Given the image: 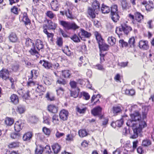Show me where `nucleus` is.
I'll use <instances>...</instances> for the list:
<instances>
[{
  "instance_id": "f257e3e1",
  "label": "nucleus",
  "mask_w": 154,
  "mask_h": 154,
  "mask_svg": "<svg viewBox=\"0 0 154 154\" xmlns=\"http://www.w3.org/2000/svg\"><path fill=\"white\" fill-rule=\"evenodd\" d=\"M131 116L132 120H128L126 124L132 127L133 130L134 134L130 138L135 139L138 137V134L141 133L142 129L146 127L147 125L144 121L141 120V116L138 112L136 111L131 114Z\"/></svg>"
},
{
  "instance_id": "f03ea898",
  "label": "nucleus",
  "mask_w": 154,
  "mask_h": 154,
  "mask_svg": "<svg viewBox=\"0 0 154 154\" xmlns=\"http://www.w3.org/2000/svg\"><path fill=\"white\" fill-rule=\"evenodd\" d=\"M60 24L63 26L66 30L71 29H76L79 27L74 23H71L65 21H61L60 22Z\"/></svg>"
},
{
  "instance_id": "7ed1b4c3",
  "label": "nucleus",
  "mask_w": 154,
  "mask_h": 154,
  "mask_svg": "<svg viewBox=\"0 0 154 154\" xmlns=\"http://www.w3.org/2000/svg\"><path fill=\"white\" fill-rule=\"evenodd\" d=\"M118 29L120 32L123 31L125 34L128 35L130 31L132 30V28L127 24L123 23L121 24L120 26L116 29V32L117 33V32Z\"/></svg>"
},
{
  "instance_id": "20e7f679",
  "label": "nucleus",
  "mask_w": 154,
  "mask_h": 154,
  "mask_svg": "<svg viewBox=\"0 0 154 154\" xmlns=\"http://www.w3.org/2000/svg\"><path fill=\"white\" fill-rule=\"evenodd\" d=\"M101 110L102 108L100 106H98L92 110L91 113L94 116H98L101 119L102 117V116H101Z\"/></svg>"
},
{
  "instance_id": "39448f33",
  "label": "nucleus",
  "mask_w": 154,
  "mask_h": 154,
  "mask_svg": "<svg viewBox=\"0 0 154 154\" xmlns=\"http://www.w3.org/2000/svg\"><path fill=\"white\" fill-rule=\"evenodd\" d=\"M98 11L89 7L88 8L87 13L89 17L92 19H94L96 17V14H98Z\"/></svg>"
},
{
  "instance_id": "423d86ee",
  "label": "nucleus",
  "mask_w": 154,
  "mask_h": 154,
  "mask_svg": "<svg viewBox=\"0 0 154 154\" xmlns=\"http://www.w3.org/2000/svg\"><path fill=\"white\" fill-rule=\"evenodd\" d=\"M68 114L69 113L67 111L63 109L60 112L59 116L61 119L63 121H66L68 119Z\"/></svg>"
},
{
  "instance_id": "0eeeda50",
  "label": "nucleus",
  "mask_w": 154,
  "mask_h": 154,
  "mask_svg": "<svg viewBox=\"0 0 154 154\" xmlns=\"http://www.w3.org/2000/svg\"><path fill=\"white\" fill-rule=\"evenodd\" d=\"M0 77L4 80L9 79L8 71L5 69H3L0 71Z\"/></svg>"
},
{
  "instance_id": "6e6552de",
  "label": "nucleus",
  "mask_w": 154,
  "mask_h": 154,
  "mask_svg": "<svg viewBox=\"0 0 154 154\" xmlns=\"http://www.w3.org/2000/svg\"><path fill=\"white\" fill-rule=\"evenodd\" d=\"M139 47L143 50H147L149 48L148 42L146 40H141L139 42Z\"/></svg>"
},
{
  "instance_id": "1a4fd4ad",
  "label": "nucleus",
  "mask_w": 154,
  "mask_h": 154,
  "mask_svg": "<svg viewBox=\"0 0 154 154\" xmlns=\"http://www.w3.org/2000/svg\"><path fill=\"white\" fill-rule=\"evenodd\" d=\"M32 133L31 132H28L25 134L23 136V141L29 142L32 136Z\"/></svg>"
},
{
  "instance_id": "9d476101",
  "label": "nucleus",
  "mask_w": 154,
  "mask_h": 154,
  "mask_svg": "<svg viewBox=\"0 0 154 154\" xmlns=\"http://www.w3.org/2000/svg\"><path fill=\"white\" fill-rule=\"evenodd\" d=\"M51 5L52 9L54 11H57L58 10L59 5L57 0H54L51 3Z\"/></svg>"
},
{
  "instance_id": "9b49d317",
  "label": "nucleus",
  "mask_w": 154,
  "mask_h": 154,
  "mask_svg": "<svg viewBox=\"0 0 154 154\" xmlns=\"http://www.w3.org/2000/svg\"><path fill=\"white\" fill-rule=\"evenodd\" d=\"M80 35L87 38H89L91 35L90 33L82 29H81L80 32L79 33V35L81 39L82 40V38L81 37Z\"/></svg>"
},
{
  "instance_id": "f8f14e48",
  "label": "nucleus",
  "mask_w": 154,
  "mask_h": 154,
  "mask_svg": "<svg viewBox=\"0 0 154 154\" xmlns=\"http://www.w3.org/2000/svg\"><path fill=\"white\" fill-rule=\"evenodd\" d=\"M39 63L42 64L43 66L45 68L48 69H51V64L52 63L48 61L45 60H40Z\"/></svg>"
},
{
  "instance_id": "ddd939ff",
  "label": "nucleus",
  "mask_w": 154,
  "mask_h": 154,
  "mask_svg": "<svg viewBox=\"0 0 154 154\" xmlns=\"http://www.w3.org/2000/svg\"><path fill=\"white\" fill-rule=\"evenodd\" d=\"M35 45L37 49L39 51L40 49L44 48V45L43 42L39 39H37L35 41Z\"/></svg>"
},
{
  "instance_id": "4468645a",
  "label": "nucleus",
  "mask_w": 154,
  "mask_h": 154,
  "mask_svg": "<svg viewBox=\"0 0 154 154\" xmlns=\"http://www.w3.org/2000/svg\"><path fill=\"white\" fill-rule=\"evenodd\" d=\"M48 109L50 112L55 113L57 112L58 108L54 105H50L48 106Z\"/></svg>"
},
{
  "instance_id": "2eb2a0df",
  "label": "nucleus",
  "mask_w": 154,
  "mask_h": 154,
  "mask_svg": "<svg viewBox=\"0 0 154 154\" xmlns=\"http://www.w3.org/2000/svg\"><path fill=\"white\" fill-rule=\"evenodd\" d=\"M21 21L24 23L25 25H27L30 23V21L27 17V14L26 13L23 14Z\"/></svg>"
},
{
  "instance_id": "dca6fc26",
  "label": "nucleus",
  "mask_w": 154,
  "mask_h": 154,
  "mask_svg": "<svg viewBox=\"0 0 154 154\" xmlns=\"http://www.w3.org/2000/svg\"><path fill=\"white\" fill-rule=\"evenodd\" d=\"M57 25L56 24L53 23L51 20H49L48 21V29L54 30L56 28Z\"/></svg>"
},
{
  "instance_id": "f3484780",
  "label": "nucleus",
  "mask_w": 154,
  "mask_h": 154,
  "mask_svg": "<svg viewBox=\"0 0 154 154\" xmlns=\"http://www.w3.org/2000/svg\"><path fill=\"white\" fill-rule=\"evenodd\" d=\"M98 44H101L103 42V40L101 37V35L98 32H94Z\"/></svg>"
},
{
  "instance_id": "a211bd4d",
  "label": "nucleus",
  "mask_w": 154,
  "mask_h": 154,
  "mask_svg": "<svg viewBox=\"0 0 154 154\" xmlns=\"http://www.w3.org/2000/svg\"><path fill=\"white\" fill-rule=\"evenodd\" d=\"M98 45L101 52H102V51H106L108 50L109 46L104 43L103 42H102L101 44H99Z\"/></svg>"
},
{
  "instance_id": "6ab92c4d",
  "label": "nucleus",
  "mask_w": 154,
  "mask_h": 154,
  "mask_svg": "<svg viewBox=\"0 0 154 154\" xmlns=\"http://www.w3.org/2000/svg\"><path fill=\"white\" fill-rule=\"evenodd\" d=\"M100 4L99 2L97 0H95L93 2L92 6L93 8L95 9V10L99 11L100 10Z\"/></svg>"
},
{
  "instance_id": "aec40b11",
  "label": "nucleus",
  "mask_w": 154,
  "mask_h": 154,
  "mask_svg": "<svg viewBox=\"0 0 154 154\" xmlns=\"http://www.w3.org/2000/svg\"><path fill=\"white\" fill-rule=\"evenodd\" d=\"M52 148L54 153L57 154L60 151L61 147L58 143H56L52 146Z\"/></svg>"
},
{
  "instance_id": "412c9836",
  "label": "nucleus",
  "mask_w": 154,
  "mask_h": 154,
  "mask_svg": "<svg viewBox=\"0 0 154 154\" xmlns=\"http://www.w3.org/2000/svg\"><path fill=\"white\" fill-rule=\"evenodd\" d=\"M101 10L102 12L104 14L108 13L110 11V8L104 4L102 5Z\"/></svg>"
},
{
  "instance_id": "4be33fe9",
  "label": "nucleus",
  "mask_w": 154,
  "mask_h": 154,
  "mask_svg": "<svg viewBox=\"0 0 154 154\" xmlns=\"http://www.w3.org/2000/svg\"><path fill=\"white\" fill-rule=\"evenodd\" d=\"M11 102L15 104H17L19 102V99L17 95L13 94L10 97Z\"/></svg>"
},
{
  "instance_id": "5701e85b",
  "label": "nucleus",
  "mask_w": 154,
  "mask_h": 154,
  "mask_svg": "<svg viewBox=\"0 0 154 154\" xmlns=\"http://www.w3.org/2000/svg\"><path fill=\"white\" fill-rule=\"evenodd\" d=\"M29 53L32 55H35L37 57H39L38 52L35 50L34 46L30 48V50L29 51Z\"/></svg>"
},
{
  "instance_id": "b1692460",
  "label": "nucleus",
  "mask_w": 154,
  "mask_h": 154,
  "mask_svg": "<svg viewBox=\"0 0 154 154\" xmlns=\"http://www.w3.org/2000/svg\"><path fill=\"white\" fill-rule=\"evenodd\" d=\"M122 111V109L120 106H115L113 107L112 112L114 115L117 114L120 112Z\"/></svg>"
},
{
  "instance_id": "393cba45",
  "label": "nucleus",
  "mask_w": 154,
  "mask_h": 154,
  "mask_svg": "<svg viewBox=\"0 0 154 154\" xmlns=\"http://www.w3.org/2000/svg\"><path fill=\"white\" fill-rule=\"evenodd\" d=\"M17 111L20 114L23 113L26 111L25 107L23 105H19L17 107Z\"/></svg>"
},
{
  "instance_id": "a878e982",
  "label": "nucleus",
  "mask_w": 154,
  "mask_h": 154,
  "mask_svg": "<svg viewBox=\"0 0 154 154\" xmlns=\"http://www.w3.org/2000/svg\"><path fill=\"white\" fill-rule=\"evenodd\" d=\"M45 91V88L41 85H38L36 89V91L37 92L41 93L39 95L40 96L43 95Z\"/></svg>"
},
{
  "instance_id": "bb28decb",
  "label": "nucleus",
  "mask_w": 154,
  "mask_h": 154,
  "mask_svg": "<svg viewBox=\"0 0 154 154\" xmlns=\"http://www.w3.org/2000/svg\"><path fill=\"white\" fill-rule=\"evenodd\" d=\"M25 44L26 46L30 48L34 46V44L32 42V40L29 38L26 39Z\"/></svg>"
},
{
  "instance_id": "cd10ccee",
  "label": "nucleus",
  "mask_w": 154,
  "mask_h": 154,
  "mask_svg": "<svg viewBox=\"0 0 154 154\" xmlns=\"http://www.w3.org/2000/svg\"><path fill=\"white\" fill-rule=\"evenodd\" d=\"M136 20L139 22H141L143 19V16L139 12H136L135 14Z\"/></svg>"
},
{
  "instance_id": "c85d7f7f",
  "label": "nucleus",
  "mask_w": 154,
  "mask_h": 154,
  "mask_svg": "<svg viewBox=\"0 0 154 154\" xmlns=\"http://www.w3.org/2000/svg\"><path fill=\"white\" fill-rule=\"evenodd\" d=\"M111 18L113 21L116 22L119 20V17L117 13H111Z\"/></svg>"
},
{
  "instance_id": "c756f323",
  "label": "nucleus",
  "mask_w": 154,
  "mask_h": 154,
  "mask_svg": "<svg viewBox=\"0 0 154 154\" xmlns=\"http://www.w3.org/2000/svg\"><path fill=\"white\" fill-rule=\"evenodd\" d=\"M108 42L110 45L113 46L115 44L116 39L112 37H109L108 38Z\"/></svg>"
},
{
  "instance_id": "7c9ffc66",
  "label": "nucleus",
  "mask_w": 154,
  "mask_h": 154,
  "mask_svg": "<svg viewBox=\"0 0 154 154\" xmlns=\"http://www.w3.org/2000/svg\"><path fill=\"white\" fill-rule=\"evenodd\" d=\"M17 40V38L16 34L14 33H11L10 34V41L13 42H16Z\"/></svg>"
},
{
  "instance_id": "2f4dec72",
  "label": "nucleus",
  "mask_w": 154,
  "mask_h": 154,
  "mask_svg": "<svg viewBox=\"0 0 154 154\" xmlns=\"http://www.w3.org/2000/svg\"><path fill=\"white\" fill-rule=\"evenodd\" d=\"M14 128L15 131L17 132L19 131L21 129V124L18 122H17L14 125Z\"/></svg>"
},
{
  "instance_id": "473e14b6",
  "label": "nucleus",
  "mask_w": 154,
  "mask_h": 154,
  "mask_svg": "<svg viewBox=\"0 0 154 154\" xmlns=\"http://www.w3.org/2000/svg\"><path fill=\"white\" fill-rule=\"evenodd\" d=\"M135 39L134 37H132L129 38L128 41V44L131 47H134L135 45Z\"/></svg>"
},
{
  "instance_id": "72a5a7b5",
  "label": "nucleus",
  "mask_w": 154,
  "mask_h": 154,
  "mask_svg": "<svg viewBox=\"0 0 154 154\" xmlns=\"http://www.w3.org/2000/svg\"><path fill=\"white\" fill-rule=\"evenodd\" d=\"M148 111V108L147 107H144L142 108V114H143V120H144L146 118L147 112Z\"/></svg>"
},
{
  "instance_id": "f704fd0d",
  "label": "nucleus",
  "mask_w": 154,
  "mask_h": 154,
  "mask_svg": "<svg viewBox=\"0 0 154 154\" xmlns=\"http://www.w3.org/2000/svg\"><path fill=\"white\" fill-rule=\"evenodd\" d=\"M56 83L57 84H58L60 86L62 85L63 86H64L65 85H66L67 84V82L65 79H61L57 80Z\"/></svg>"
},
{
  "instance_id": "c9c22d12",
  "label": "nucleus",
  "mask_w": 154,
  "mask_h": 154,
  "mask_svg": "<svg viewBox=\"0 0 154 154\" xmlns=\"http://www.w3.org/2000/svg\"><path fill=\"white\" fill-rule=\"evenodd\" d=\"M79 134L81 137H84L87 135V133L85 129L80 130L79 131Z\"/></svg>"
},
{
  "instance_id": "e433bc0d",
  "label": "nucleus",
  "mask_w": 154,
  "mask_h": 154,
  "mask_svg": "<svg viewBox=\"0 0 154 154\" xmlns=\"http://www.w3.org/2000/svg\"><path fill=\"white\" fill-rule=\"evenodd\" d=\"M64 91V88L62 86L58 87L56 90V91L58 95L63 94Z\"/></svg>"
},
{
  "instance_id": "4c0bfd02",
  "label": "nucleus",
  "mask_w": 154,
  "mask_h": 154,
  "mask_svg": "<svg viewBox=\"0 0 154 154\" xmlns=\"http://www.w3.org/2000/svg\"><path fill=\"white\" fill-rule=\"evenodd\" d=\"M151 141L147 139H145L143 140L142 142V145L145 146H148L151 144Z\"/></svg>"
},
{
  "instance_id": "58836bf2",
  "label": "nucleus",
  "mask_w": 154,
  "mask_h": 154,
  "mask_svg": "<svg viewBox=\"0 0 154 154\" xmlns=\"http://www.w3.org/2000/svg\"><path fill=\"white\" fill-rule=\"evenodd\" d=\"M43 151V148L41 146H37L35 151L36 154H42Z\"/></svg>"
},
{
  "instance_id": "ea45409f",
  "label": "nucleus",
  "mask_w": 154,
  "mask_h": 154,
  "mask_svg": "<svg viewBox=\"0 0 154 154\" xmlns=\"http://www.w3.org/2000/svg\"><path fill=\"white\" fill-rule=\"evenodd\" d=\"M76 91H71V96L72 97L74 98L77 97L79 95V89L78 88H76Z\"/></svg>"
},
{
  "instance_id": "a19ab883",
  "label": "nucleus",
  "mask_w": 154,
  "mask_h": 154,
  "mask_svg": "<svg viewBox=\"0 0 154 154\" xmlns=\"http://www.w3.org/2000/svg\"><path fill=\"white\" fill-rule=\"evenodd\" d=\"M62 75L65 78H69L70 75L69 71L68 70H64L62 71Z\"/></svg>"
},
{
  "instance_id": "79ce46f5",
  "label": "nucleus",
  "mask_w": 154,
  "mask_h": 154,
  "mask_svg": "<svg viewBox=\"0 0 154 154\" xmlns=\"http://www.w3.org/2000/svg\"><path fill=\"white\" fill-rule=\"evenodd\" d=\"M123 123V121L122 119H121L120 120H118L116 121L115 123L113 122L111 124V125H112L114 124H115L116 125L119 127H120L122 126Z\"/></svg>"
},
{
  "instance_id": "37998d69",
  "label": "nucleus",
  "mask_w": 154,
  "mask_h": 154,
  "mask_svg": "<svg viewBox=\"0 0 154 154\" xmlns=\"http://www.w3.org/2000/svg\"><path fill=\"white\" fill-rule=\"evenodd\" d=\"M70 38L75 42H79L80 40L78 36L76 34H74L72 36L70 37Z\"/></svg>"
},
{
  "instance_id": "c03bdc74",
  "label": "nucleus",
  "mask_w": 154,
  "mask_h": 154,
  "mask_svg": "<svg viewBox=\"0 0 154 154\" xmlns=\"http://www.w3.org/2000/svg\"><path fill=\"white\" fill-rule=\"evenodd\" d=\"M135 93L134 90L133 89H126L125 91V94L128 95L133 96L134 95Z\"/></svg>"
},
{
  "instance_id": "a18cd8bd",
  "label": "nucleus",
  "mask_w": 154,
  "mask_h": 154,
  "mask_svg": "<svg viewBox=\"0 0 154 154\" xmlns=\"http://www.w3.org/2000/svg\"><path fill=\"white\" fill-rule=\"evenodd\" d=\"M20 143L17 141H15L10 143V148H14L18 147L19 146Z\"/></svg>"
},
{
  "instance_id": "49530a36",
  "label": "nucleus",
  "mask_w": 154,
  "mask_h": 154,
  "mask_svg": "<svg viewBox=\"0 0 154 154\" xmlns=\"http://www.w3.org/2000/svg\"><path fill=\"white\" fill-rule=\"evenodd\" d=\"M67 9L68 11L65 12V15L68 18L70 19H72L73 18V16L71 12L70 11V9L68 8Z\"/></svg>"
},
{
  "instance_id": "de8ad7c7",
  "label": "nucleus",
  "mask_w": 154,
  "mask_h": 154,
  "mask_svg": "<svg viewBox=\"0 0 154 154\" xmlns=\"http://www.w3.org/2000/svg\"><path fill=\"white\" fill-rule=\"evenodd\" d=\"M46 14L47 16L50 19H53L55 17V15L51 11H47Z\"/></svg>"
},
{
  "instance_id": "09e8293b",
  "label": "nucleus",
  "mask_w": 154,
  "mask_h": 154,
  "mask_svg": "<svg viewBox=\"0 0 154 154\" xmlns=\"http://www.w3.org/2000/svg\"><path fill=\"white\" fill-rule=\"evenodd\" d=\"M20 136V134L18 133H14L11 134V137L12 139H17Z\"/></svg>"
},
{
  "instance_id": "8fccbe9b",
  "label": "nucleus",
  "mask_w": 154,
  "mask_h": 154,
  "mask_svg": "<svg viewBox=\"0 0 154 154\" xmlns=\"http://www.w3.org/2000/svg\"><path fill=\"white\" fill-rule=\"evenodd\" d=\"M29 121L32 123H35L37 122L38 119L35 116L30 117L29 119Z\"/></svg>"
},
{
  "instance_id": "3c124183",
  "label": "nucleus",
  "mask_w": 154,
  "mask_h": 154,
  "mask_svg": "<svg viewBox=\"0 0 154 154\" xmlns=\"http://www.w3.org/2000/svg\"><path fill=\"white\" fill-rule=\"evenodd\" d=\"M117 6L116 5H113L111 7V13L117 12Z\"/></svg>"
},
{
  "instance_id": "603ef678",
  "label": "nucleus",
  "mask_w": 154,
  "mask_h": 154,
  "mask_svg": "<svg viewBox=\"0 0 154 154\" xmlns=\"http://www.w3.org/2000/svg\"><path fill=\"white\" fill-rule=\"evenodd\" d=\"M59 67V65L58 63L55 62L53 64H51V70H54L58 69Z\"/></svg>"
},
{
  "instance_id": "864d4df0",
  "label": "nucleus",
  "mask_w": 154,
  "mask_h": 154,
  "mask_svg": "<svg viewBox=\"0 0 154 154\" xmlns=\"http://www.w3.org/2000/svg\"><path fill=\"white\" fill-rule=\"evenodd\" d=\"M43 32L47 35L48 38H52L54 36V34L48 32L46 29H44Z\"/></svg>"
},
{
  "instance_id": "5fc2aeb1",
  "label": "nucleus",
  "mask_w": 154,
  "mask_h": 154,
  "mask_svg": "<svg viewBox=\"0 0 154 154\" xmlns=\"http://www.w3.org/2000/svg\"><path fill=\"white\" fill-rule=\"evenodd\" d=\"M18 68L19 66L18 64L17 63H15L12 65L11 69L13 71L16 72L18 70Z\"/></svg>"
},
{
  "instance_id": "6e6d98bb",
  "label": "nucleus",
  "mask_w": 154,
  "mask_h": 154,
  "mask_svg": "<svg viewBox=\"0 0 154 154\" xmlns=\"http://www.w3.org/2000/svg\"><path fill=\"white\" fill-rule=\"evenodd\" d=\"M44 133L46 135H49L50 134V131L49 129L44 127L43 128Z\"/></svg>"
},
{
  "instance_id": "4d7b16f0",
  "label": "nucleus",
  "mask_w": 154,
  "mask_h": 154,
  "mask_svg": "<svg viewBox=\"0 0 154 154\" xmlns=\"http://www.w3.org/2000/svg\"><path fill=\"white\" fill-rule=\"evenodd\" d=\"M43 151H46V153L48 154H51V153H52L50 147L48 145L46 146L44 149L43 148Z\"/></svg>"
},
{
  "instance_id": "13d9d810",
  "label": "nucleus",
  "mask_w": 154,
  "mask_h": 154,
  "mask_svg": "<svg viewBox=\"0 0 154 154\" xmlns=\"http://www.w3.org/2000/svg\"><path fill=\"white\" fill-rule=\"evenodd\" d=\"M42 79L44 81V83L46 85H50L51 82L49 81V78L43 76Z\"/></svg>"
},
{
  "instance_id": "bf43d9fd",
  "label": "nucleus",
  "mask_w": 154,
  "mask_h": 154,
  "mask_svg": "<svg viewBox=\"0 0 154 154\" xmlns=\"http://www.w3.org/2000/svg\"><path fill=\"white\" fill-rule=\"evenodd\" d=\"M77 82L74 81H71L69 82V85L72 88H76Z\"/></svg>"
},
{
  "instance_id": "052dcab7",
  "label": "nucleus",
  "mask_w": 154,
  "mask_h": 154,
  "mask_svg": "<svg viewBox=\"0 0 154 154\" xmlns=\"http://www.w3.org/2000/svg\"><path fill=\"white\" fill-rule=\"evenodd\" d=\"M119 44L122 47H126L128 45L127 42H124V40L122 39L120 40L119 41Z\"/></svg>"
},
{
  "instance_id": "680f3d73",
  "label": "nucleus",
  "mask_w": 154,
  "mask_h": 154,
  "mask_svg": "<svg viewBox=\"0 0 154 154\" xmlns=\"http://www.w3.org/2000/svg\"><path fill=\"white\" fill-rule=\"evenodd\" d=\"M11 11L12 13L15 14H18V8L15 6H14L13 8L11 9Z\"/></svg>"
},
{
  "instance_id": "e2e57ef3",
  "label": "nucleus",
  "mask_w": 154,
  "mask_h": 154,
  "mask_svg": "<svg viewBox=\"0 0 154 154\" xmlns=\"http://www.w3.org/2000/svg\"><path fill=\"white\" fill-rule=\"evenodd\" d=\"M64 135V134L63 133L59 132L57 130L56 133L55 135L57 137L59 138Z\"/></svg>"
},
{
  "instance_id": "0e129e2a",
  "label": "nucleus",
  "mask_w": 154,
  "mask_h": 154,
  "mask_svg": "<svg viewBox=\"0 0 154 154\" xmlns=\"http://www.w3.org/2000/svg\"><path fill=\"white\" fill-rule=\"evenodd\" d=\"M76 109L77 111L80 113H84L86 110V108L81 109L78 107H77Z\"/></svg>"
},
{
  "instance_id": "69168bd1",
  "label": "nucleus",
  "mask_w": 154,
  "mask_h": 154,
  "mask_svg": "<svg viewBox=\"0 0 154 154\" xmlns=\"http://www.w3.org/2000/svg\"><path fill=\"white\" fill-rule=\"evenodd\" d=\"M57 44L59 46H61L62 45L63 41V39L61 38H59L57 40Z\"/></svg>"
},
{
  "instance_id": "338daca9",
  "label": "nucleus",
  "mask_w": 154,
  "mask_h": 154,
  "mask_svg": "<svg viewBox=\"0 0 154 154\" xmlns=\"http://www.w3.org/2000/svg\"><path fill=\"white\" fill-rule=\"evenodd\" d=\"M73 137L71 135L68 134L66 135V140L68 141H72L73 140Z\"/></svg>"
},
{
  "instance_id": "774afa93",
  "label": "nucleus",
  "mask_w": 154,
  "mask_h": 154,
  "mask_svg": "<svg viewBox=\"0 0 154 154\" xmlns=\"http://www.w3.org/2000/svg\"><path fill=\"white\" fill-rule=\"evenodd\" d=\"M83 96L84 99L86 100H88L90 97V95L88 94L86 92L83 93Z\"/></svg>"
}]
</instances>
